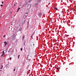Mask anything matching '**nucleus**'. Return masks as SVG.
<instances>
[{"label": "nucleus", "instance_id": "nucleus-1", "mask_svg": "<svg viewBox=\"0 0 76 76\" xmlns=\"http://www.w3.org/2000/svg\"><path fill=\"white\" fill-rule=\"evenodd\" d=\"M4 44L5 45H7V42L6 41L4 42Z\"/></svg>", "mask_w": 76, "mask_h": 76}, {"label": "nucleus", "instance_id": "nucleus-2", "mask_svg": "<svg viewBox=\"0 0 76 76\" xmlns=\"http://www.w3.org/2000/svg\"><path fill=\"white\" fill-rule=\"evenodd\" d=\"M3 66L2 65L1 67H0V69H3Z\"/></svg>", "mask_w": 76, "mask_h": 76}, {"label": "nucleus", "instance_id": "nucleus-3", "mask_svg": "<svg viewBox=\"0 0 76 76\" xmlns=\"http://www.w3.org/2000/svg\"><path fill=\"white\" fill-rule=\"evenodd\" d=\"M20 9V8H18L17 12H19V10Z\"/></svg>", "mask_w": 76, "mask_h": 76}, {"label": "nucleus", "instance_id": "nucleus-4", "mask_svg": "<svg viewBox=\"0 0 76 76\" xmlns=\"http://www.w3.org/2000/svg\"><path fill=\"white\" fill-rule=\"evenodd\" d=\"M38 1L36 2V3H35V6L37 5H38Z\"/></svg>", "mask_w": 76, "mask_h": 76}, {"label": "nucleus", "instance_id": "nucleus-5", "mask_svg": "<svg viewBox=\"0 0 76 76\" xmlns=\"http://www.w3.org/2000/svg\"><path fill=\"white\" fill-rule=\"evenodd\" d=\"M54 9H55V10H58V8L57 7H54Z\"/></svg>", "mask_w": 76, "mask_h": 76}, {"label": "nucleus", "instance_id": "nucleus-6", "mask_svg": "<svg viewBox=\"0 0 76 76\" xmlns=\"http://www.w3.org/2000/svg\"><path fill=\"white\" fill-rule=\"evenodd\" d=\"M31 46H33V47H34V43H31Z\"/></svg>", "mask_w": 76, "mask_h": 76}, {"label": "nucleus", "instance_id": "nucleus-7", "mask_svg": "<svg viewBox=\"0 0 76 76\" xmlns=\"http://www.w3.org/2000/svg\"><path fill=\"white\" fill-rule=\"evenodd\" d=\"M25 23V21H24L22 22V24H24Z\"/></svg>", "mask_w": 76, "mask_h": 76}, {"label": "nucleus", "instance_id": "nucleus-8", "mask_svg": "<svg viewBox=\"0 0 76 76\" xmlns=\"http://www.w3.org/2000/svg\"><path fill=\"white\" fill-rule=\"evenodd\" d=\"M24 38H25V35H24V34L23 35V39H24Z\"/></svg>", "mask_w": 76, "mask_h": 76}, {"label": "nucleus", "instance_id": "nucleus-9", "mask_svg": "<svg viewBox=\"0 0 76 76\" xmlns=\"http://www.w3.org/2000/svg\"><path fill=\"white\" fill-rule=\"evenodd\" d=\"M19 31H22V28L20 27V28Z\"/></svg>", "mask_w": 76, "mask_h": 76}, {"label": "nucleus", "instance_id": "nucleus-10", "mask_svg": "<svg viewBox=\"0 0 76 76\" xmlns=\"http://www.w3.org/2000/svg\"><path fill=\"white\" fill-rule=\"evenodd\" d=\"M2 52H3L2 54L4 55V51H3Z\"/></svg>", "mask_w": 76, "mask_h": 76}, {"label": "nucleus", "instance_id": "nucleus-11", "mask_svg": "<svg viewBox=\"0 0 76 76\" xmlns=\"http://www.w3.org/2000/svg\"><path fill=\"white\" fill-rule=\"evenodd\" d=\"M56 69L58 71H59V68H56Z\"/></svg>", "mask_w": 76, "mask_h": 76}, {"label": "nucleus", "instance_id": "nucleus-12", "mask_svg": "<svg viewBox=\"0 0 76 76\" xmlns=\"http://www.w3.org/2000/svg\"><path fill=\"white\" fill-rule=\"evenodd\" d=\"M19 57H20V55H19L18 56V58L19 59Z\"/></svg>", "mask_w": 76, "mask_h": 76}, {"label": "nucleus", "instance_id": "nucleus-13", "mask_svg": "<svg viewBox=\"0 0 76 76\" xmlns=\"http://www.w3.org/2000/svg\"><path fill=\"white\" fill-rule=\"evenodd\" d=\"M5 37H6V35H4L3 36V37L4 38H5Z\"/></svg>", "mask_w": 76, "mask_h": 76}, {"label": "nucleus", "instance_id": "nucleus-14", "mask_svg": "<svg viewBox=\"0 0 76 76\" xmlns=\"http://www.w3.org/2000/svg\"><path fill=\"white\" fill-rule=\"evenodd\" d=\"M20 50H21V51H22V48H21Z\"/></svg>", "mask_w": 76, "mask_h": 76}, {"label": "nucleus", "instance_id": "nucleus-15", "mask_svg": "<svg viewBox=\"0 0 76 76\" xmlns=\"http://www.w3.org/2000/svg\"><path fill=\"white\" fill-rule=\"evenodd\" d=\"M9 59L10 60H12V58L11 57H10Z\"/></svg>", "mask_w": 76, "mask_h": 76}, {"label": "nucleus", "instance_id": "nucleus-16", "mask_svg": "<svg viewBox=\"0 0 76 76\" xmlns=\"http://www.w3.org/2000/svg\"><path fill=\"white\" fill-rule=\"evenodd\" d=\"M63 22H64V23H66V21H64Z\"/></svg>", "mask_w": 76, "mask_h": 76}, {"label": "nucleus", "instance_id": "nucleus-17", "mask_svg": "<svg viewBox=\"0 0 76 76\" xmlns=\"http://www.w3.org/2000/svg\"><path fill=\"white\" fill-rule=\"evenodd\" d=\"M4 56V55L2 54V55H1V56Z\"/></svg>", "mask_w": 76, "mask_h": 76}, {"label": "nucleus", "instance_id": "nucleus-18", "mask_svg": "<svg viewBox=\"0 0 76 76\" xmlns=\"http://www.w3.org/2000/svg\"><path fill=\"white\" fill-rule=\"evenodd\" d=\"M23 5H24V6H26V4L25 5V4H24Z\"/></svg>", "mask_w": 76, "mask_h": 76}, {"label": "nucleus", "instance_id": "nucleus-19", "mask_svg": "<svg viewBox=\"0 0 76 76\" xmlns=\"http://www.w3.org/2000/svg\"><path fill=\"white\" fill-rule=\"evenodd\" d=\"M1 3H2V4H3L4 2H3V1H1Z\"/></svg>", "mask_w": 76, "mask_h": 76}, {"label": "nucleus", "instance_id": "nucleus-20", "mask_svg": "<svg viewBox=\"0 0 76 76\" xmlns=\"http://www.w3.org/2000/svg\"><path fill=\"white\" fill-rule=\"evenodd\" d=\"M22 7H24V6H24V5H23L22 6Z\"/></svg>", "mask_w": 76, "mask_h": 76}, {"label": "nucleus", "instance_id": "nucleus-21", "mask_svg": "<svg viewBox=\"0 0 76 76\" xmlns=\"http://www.w3.org/2000/svg\"><path fill=\"white\" fill-rule=\"evenodd\" d=\"M0 6H1V7L3 6V5H1Z\"/></svg>", "mask_w": 76, "mask_h": 76}, {"label": "nucleus", "instance_id": "nucleus-22", "mask_svg": "<svg viewBox=\"0 0 76 76\" xmlns=\"http://www.w3.org/2000/svg\"><path fill=\"white\" fill-rule=\"evenodd\" d=\"M12 12H10V14H12Z\"/></svg>", "mask_w": 76, "mask_h": 76}, {"label": "nucleus", "instance_id": "nucleus-23", "mask_svg": "<svg viewBox=\"0 0 76 76\" xmlns=\"http://www.w3.org/2000/svg\"><path fill=\"white\" fill-rule=\"evenodd\" d=\"M31 38H32V35L31 36Z\"/></svg>", "mask_w": 76, "mask_h": 76}, {"label": "nucleus", "instance_id": "nucleus-24", "mask_svg": "<svg viewBox=\"0 0 76 76\" xmlns=\"http://www.w3.org/2000/svg\"><path fill=\"white\" fill-rule=\"evenodd\" d=\"M24 16H25V18H26V15H24Z\"/></svg>", "mask_w": 76, "mask_h": 76}, {"label": "nucleus", "instance_id": "nucleus-25", "mask_svg": "<svg viewBox=\"0 0 76 76\" xmlns=\"http://www.w3.org/2000/svg\"><path fill=\"white\" fill-rule=\"evenodd\" d=\"M14 71H15V69H14Z\"/></svg>", "mask_w": 76, "mask_h": 76}, {"label": "nucleus", "instance_id": "nucleus-26", "mask_svg": "<svg viewBox=\"0 0 76 76\" xmlns=\"http://www.w3.org/2000/svg\"><path fill=\"white\" fill-rule=\"evenodd\" d=\"M14 6H15V7H16V5L14 4Z\"/></svg>", "mask_w": 76, "mask_h": 76}, {"label": "nucleus", "instance_id": "nucleus-27", "mask_svg": "<svg viewBox=\"0 0 76 76\" xmlns=\"http://www.w3.org/2000/svg\"><path fill=\"white\" fill-rule=\"evenodd\" d=\"M0 71H1V72L2 70H0Z\"/></svg>", "mask_w": 76, "mask_h": 76}, {"label": "nucleus", "instance_id": "nucleus-28", "mask_svg": "<svg viewBox=\"0 0 76 76\" xmlns=\"http://www.w3.org/2000/svg\"><path fill=\"white\" fill-rule=\"evenodd\" d=\"M41 1V0H39V2H40V1Z\"/></svg>", "mask_w": 76, "mask_h": 76}, {"label": "nucleus", "instance_id": "nucleus-29", "mask_svg": "<svg viewBox=\"0 0 76 76\" xmlns=\"http://www.w3.org/2000/svg\"><path fill=\"white\" fill-rule=\"evenodd\" d=\"M9 51H8V52L9 53Z\"/></svg>", "mask_w": 76, "mask_h": 76}, {"label": "nucleus", "instance_id": "nucleus-30", "mask_svg": "<svg viewBox=\"0 0 76 76\" xmlns=\"http://www.w3.org/2000/svg\"><path fill=\"white\" fill-rule=\"evenodd\" d=\"M2 50H1V51H2Z\"/></svg>", "mask_w": 76, "mask_h": 76}, {"label": "nucleus", "instance_id": "nucleus-31", "mask_svg": "<svg viewBox=\"0 0 76 76\" xmlns=\"http://www.w3.org/2000/svg\"><path fill=\"white\" fill-rule=\"evenodd\" d=\"M39 17H41V16H40Z\"/></svg>", "mask_w": 76, "mask_h": 76}, {"label": "nucleus", "instance_id": "nucleus-32", "mask_svg": "<svg viewBox=\"0 0 76 76\" xmlns=\"http://www.w3.org/2000/svg\"><path fill=\"white\" fill-rule=\"evenodd\" d=\"M1 11V10H0V11Z\"/></svg>", "mask_w": 76, "mask_h": 76}, {"label": "nucleus", "instance_id": "nucleus-33", "mask_svg": "<svg viewBox=\"0 0 76 76\" xmlns=\"http://www.w3.org/2000/svg\"><path fill=\"white\" fill-rule=\"evenodd\" d=\"M13 51V50H12V51Z\"/></svg>", "mask_w": 76, "mask_h": 76}, {"label": "nucleus", "instance_id": "nucleus-34", "mask_svg": "<svg viewBox=\"0 0 76 76\" xmlns=\"http://www.w3.org/2000/svg\"><path fill=\"white\" fill-rule=\"evenodd\" d=\"M28 56H29L28 55Z\"/></svg>", "mask_w": 76, "mask_h": 76}]
</instances>
